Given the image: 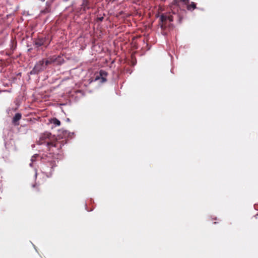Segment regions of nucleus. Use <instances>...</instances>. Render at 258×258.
Here are the masks:
<instances>
[{
	"instance_id": "nucleus-1",
	"label": "nucleus",
	"mask_w": 258,
	"mask_h": 258,
	"mask_svg": "<svg viewBox=\"0 0 258 258\" xmlns=\"http://www.w3.org/2000/svg\"><path fill=\"white\" fill-rule=\"evenodd\" d=\"M51 134L46 132L40 136L37 142L38 145L42 146L45 152L41 157L42 163L41 168L42 172L47 177L52 176L53 168L56 166L57 160L61 157V143L56 140H51Z\"/></svg>"
},
{
	"instance_id": "nucleus-2",
	"label": "nucleus",
	"mask_w": 258,
	"mask_h": 258,
	"mask_svg": "<svg viewBox=\"0 0 258 258\" xmlns=\"http://www.w3.org/2000/svg\"><path fill=\"white\" fill-rule=\"evenodd\" d=\"M50 41L51 40H49L48 36H38L36 38L34 39L33 44L35 48H38L42 46H44L45 48H46L49 45Z\"/></svg>"
},
{
	"instance_id": "nucleus-3",
	"label": "nucleus",
	"mask_w": 258,
	"mask_h": 258,
	"mask_svg": "<svg viewBox=\"0 0 258 258\" xmlns=\"http://www.w3.org/2000/svg\"><path fill=\"white\" fill-rule=\"evenodd\" d=\"M46 70L43 64V59L37 61L35 64L33 69L30 72L29 74L31 75L38 74L39 73Z\"/></svg>"
},
{
	"instance_id": "nucleus-4",
	"label": "nucleus",
	"mask_w": 258,
	"mask_h": 258,
	"mask_svg": "<svg viewBox=\"0 0 258 258\" xmlns=\"http://www.w3.org/2000/svg\"><path fill=\"white\" fill-rule=\"evenodd\" d=\"M160 20L161 22V28L164 29L166 27V22L168 20L169 22L173 21V17L171 15L163 14L160 17Z\"/></svg>"
},
{
	"instance_id": "nucleus-5",
	"label": "nucleus",
	"mask_w": 258,
	"mask_h": 258,
	"mask_svg": "<svg viewBox=\"0 0 258 258\" xmlns=\"http://www.w3.org/2000/svg\"><path fill=\"white\" fill-rule=\"evenodd\" d=\"M107 75V73L104 70H101L99 71V77H96V80L99 79L100 78L101 79V82L104 83L106 81V77Z\"/></svg>"
},
{
	"instance_id": "nucleus-6",
	"label": "nucleus",
	"mask_w": 258,
	"mask_h": 258,
	"mask_svg": "<svg viewBox=\"0 0 258 258\" xmlns=\"http://www.w3.org/2000/svg\"><path fill=\"white\" fill-rule=\"evenodd\" d=\"M52 56H53V62H54L53 64H57V65H60L63 62L64 59L62 56H61L60 55H52Z\"/></svg>"
},
{
	"instance_id": "nucleus-7",
	"label": "nucleus",
	"mask_w": 258,
	"mask_h": 258,
	"mask_svg": "<svg viewBox=\"0 0 258 258\" xmlns=\"http://www.w3.org/2000/svg\"><path fill=\"white\" fill-rule=\"evenodd\" d=\"M22 117V115L20 113H17L15 116H14L12 122L15 125H18L19 123H17V122L21 119Z\"/></svg>"
},
{
	"instance_id": "nucleus-8",
	"label": "nucleus",
	"mask_w": 258,
	"mask_h": 258,
	"mask_svg": "<svg viewBox=\"0 0 258 258\" xmlns=\"http://www.w3.org/2000/svg\"><path fill=\"white\" fill-rule=\"evenodd\" d=\"M39 157L38 154H34L33 156H32L31 159V163L29 164V166L31 167H33V164L34 162H36L37 158Z\"/></svg>"
},
{
	"instance_id": "nucleus-9",
	"label": "nucleus",
	"mask_w": 258,
	"mask_h": 258,
	"mask_svg": "<svg viewBox=\"0 0 258 258\" xmlns=\"http://www.w3.org/2000/svg\"><path fill=\"white\" fill-rule=\"evenodd\" d=\"M197 8L196 7V4L194 2H191L190 5L187 6V10L189 11H193L194 10L196 9Z\"/></svg>"
},
{
	"instance_id": "nucleus-10",
	"label": "nucleus",
	"mask_w": 258,
	"mask_h": 258,
	"mask_svg": "<svg viewBox=\"0 0 258 258\" xmlns=\"http://www.w3.org/2000/svg\"><path fill=\"white\" fill-rule=\"evenodd\" d=\"M88 2L86 0L83 1L82 6L84 10H86V9H89V7L88 6Z\"/></svg>"
},
{
	"instance_id": "nucleus-11",
	"label": "nucleus",
	"mask_w": 258,
	"mask_h": 258,
	"mask_svg": "<svg viewBox=\"0 0 258 258\" xmlns=\"http://www.w3.org/2000/svg\"><path fill=\"white\" fill-rule=\"evenodd\" d=\"M52 123L55 126H59L60 124V121L56 118H54L52 119Z\"/></svg>"
},
{
	"instance_id": "nucleus-12",
	"label": "nucleus",
	"mask_w": 258,
	"mask_h": 258,
	"mask_svg": "<svg viewBox=\"0 0 258 258\" xmlns=\"http://www.w3.org/2000/svg\"><path fill=\"white\" fill-rule=\"evenodd\" d=\"M43 59V64L44 65L45 68L46 69L47 66L50 65L51 64L47 59H46V60L44 59Z\"/></svg>"
},
{
	"instance_id": "nucleus-13",
	"label": "nucleus",
	"mask_w": 258,
	"mask_h": 258,
	"mask_svg": "<svg viewBox=\"0 0 258 258\" xmlns=\"http://www.w3.org/2000/svg\"><path fill=\"white\" fill-rule=\"evenodd\" d=\"M49 11H50L49 9L47 8L43 10H41L40 12V14H46V13H49Z\"/></svg>"
},
{
	"instance_id": "nucleus-14",
	"label": "nucleus",
	"mask_w": 258,
	"mask_h": 258,
	"mask_svg": "<svg viewBox=\"0 0 258 258\" xmlns=\"http://www.w3.org/2000/svg\"><path fill=\"white\" fill-rule=\"evenodd\" d=\"M47 59L48 60V61H49V62L51 64L54 63L53 59V56H50L48 57Z\"/></svg>"
},
{
	"instance_id": "nucleus-15",
	"label": "nucleus",
	"mask_w": 258,
	"mask_h": 258,
	"mask_svg": "<svg viewBox=\"0 0 258 258\" xmlns=\"http://www.w3.org/2000/svg\"><path fill=\"white\" fill-rule=\"evenodd\" d=\"M104 19V17L103 16H101V17H99L97 18V21H100V22H102Z\"/></svg>"
},
{
	"instance_id": "nucleus-16",
	"label": "nucleus",
	"mask_w": 258,
	"mask_h": 258,
	"mask_svg": "<svg viewBox=\"0 0 258 258\" xmlns=\"http://www.w3.org/2000/svg\"><path fill=\"white\" fill-rule=\"evenodd\" d=\"M181 1H182L183 2H188L189 0H181Z\"/></svg>"
},
{
	"instance_id": "nucleus-17",
	"label": "nucleus",
	"mask_w": 258,
	"mask_h": 258,
	"mask_svg": "<svg viewBox=\"0 0 258 258\" xmlns=\"http://www.w3.org/2000/svg\"><path fill=\"white\" fill-rule=\"evenodd\" d=\"M35 170L36 171V169H35ZM37 175V172L36 171L35 174V177H36Z\"/></svg>"
},
{
	"instance_id": "nucleus-18",
	"label": "nucleus",
	"mask_w": 258,
	"mask_h": 258,
	"mask_svg": "<svg viewBox=\"0 0 258 258\" xmlns=\"http://www.w3.org/2000/svg\"><path fill=\"white\" fill-rule=\"evenodd\" d=\"M68 121H70V119L69 118H67V120Z\"/></svg>"
},
{
	"instance_id": "nucleus-19",
	"label": "nucleus",
	"mask_w": 258,
	"mask_h": 258,
	"mask_svg": "<svg viewBox=\"0 0 258 258\" xmlns=\"http://www.w3.org/2000/svg\"><path fill=\"white\" fill-rule=\"evenodd\" d=\"M42 2H44L45 0H40Z\"/></svg>"
}]
</instances>
